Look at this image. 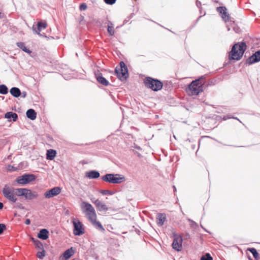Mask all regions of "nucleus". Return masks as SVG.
<instances>
[{
    "label": "nucleus",
    "instance_id": "12",
    "mask_svg": "<svg viewBox=\"0 0 260 260\" xmlns=\"http://www.w3.org/2000/svg\"><path fill=\"white\" fill-rule=\"evenodd\" d=\"M61 189L60 187H54L52 189L46 191L44 196L47 199L52 198L59 194L61 192Z\"/></svg>",
    "mask_w": 260,
    "mask_h": 260
},
{
    "label": "nucleus",
    "instance_id": "4",
    "mask_svg": "<svg viewBox=\"0 0 260 260\" xmlns=\"http://www.w3.org/2000/svg\"><path fill=\"white\" fill-rule=\"evenodd\" d=\"M81 207L89 221L92 220L94 218H97L95 211L90 204L86 202H83L81 205Z\"/></svg>",
    "mask_w": 260,
    "mask_h": 260
},
{
    "label": "nucleus",
    "instance_id": "29",
    "mask_svg": "<svg viewBox=\"0 0 260 260\" xmlns=\"http://www.w3.org/2000/svg\"><path fill=\"white\" fill-rule=\"evenodd\" d=\"M217 11L219 13L223 16H228L226 13V9L225 7H221L217 8Z\"/></svg>",
    "mask_w": 260,
    "mask_h": 260
},
{
    "label": "nucleus",
    "instance_id": "27",
    "mask_svg": "<svg viewBox=\"0 0 260 260\" xmlns=\"http://www.w3.org/2000/svg\"><path fill=\"white\" fill-rule=\"evenodd\" d=\"M17 46L25 52H26L29 54L31 53V51L26 47L25 44L23 42L17 43Z\"/></svg>",
    "mask_w": 260,
    "mask_h": 260
},
{
    "label": "nucleus",
    "instance_id": "9",
    "mask_svg": "<svg viewBox=\"0 0 260 260\" xmlns=\"http://www.w3.org/2000/svg\"><path fill=\"white\" fill-rule=\"evenodd\" d=\"M72 223L74 225L73 233L76 236H80L84 233V228L82 223L78 218H73Z\"/></svg>",
    "mask_w": 260,
    "mask_h": 260
},
{
    "label": "nucleus",
    "instance_id": "28",
    "mask_svg": "<svg viewBox=\"0 0 260 260\" xmlns=\"http://www.w3.org/2000/svg\"><path fill=\"white\" fill-rule=\"evenodd\" d=\"M248 250L252 254L253 257L256 260H258L259 259V254L256 249L254 248H249Z\"/></svg>",
    "mask_w": 260,
    "mask_h": 260
},
{
    "label": "nucleus",
    "instance_id": "11",
    "mask_svg": "<svg viewBox=\"0 0 260 260\" xmlns=\"http://www.w3.org/2000/svg\"><path fill=\"white\" fill-rule=\"evenodd\" d=\"M182 237L179 235H174V238L172 244V247L175 250L179 251L182 248Z\"/></svg>",
    "mask_w": 260,
    "mask_h": 260
},
{
    "label": "nucleus",
    "instance_id": "37",
    "mask_svg": "<svg viewBox=\"0 0 260 260\" xmlns=\"http://www.w3.org/2000/svg\"><path fill=\"white\" fill-rule=\"evenodd\" d=\"M30 219H26V220H25V223L26 224L28 225V224H30Z\"/></svg>",
    "mask_w": 260,
    "mask_h": 260
},
{
    "label": "nucleus",
    "instance_id": "36",
    "mask_svg": "<svg viewBox=\"0 0 260 260\" xmlns=\"http://www.w3.org/2000/svg\"><path fill=\"white\" fill-rule=\"evenodd\" d=\"M109 190H102L101 191V192L103 194H109L110 192H109Z\"/></svg>",
    "mask_w": 260,
    "mask_h": 260
},
{
    "label": "nucleus",
    "instance_id": "24",
    "mask_svg": "<svg viewBox=\"0 0 260 260\" xmlns=\"http://www.w3.org/2000/svg\"><path fill=\"white\" fill-rule=\"evenodd\" d=\"M5 118L7 119L12 118L13 121H16L18 118V115L15 113L12 112H7L5 115Z\"/></svg>",
    "mask_w": 260,
    "mask_h": 260
},
{
    "label": "nucleus",
    "instance_id": "21",
    "mask_svg": "<svg viewBox=\"0 0 260 260\" xmlns=\"http://www.w3.org/2000/svg\"><path fill=\"white\" fill-rule=\"evenodd\" d=\"M56 155V151L53 149H49L47 151L46 158L48 160H53Z\"/></svg>",
    "mask_w": 260,
    "mask_h": 260
},
{
    "label": "nucleus",
    "instance_id": "17",
    "mask_svg": "<svg viewBox=\"0 0 260 260\" xmlns=\"http://www.w3.org/2000/svg\"><path fill=\"white\" fill-rule=\"evenodd\" d=\"M157 223L161 226L164 224L166 220V215L164 213H159L157 215L156 217Z\"/></svg>",
    "mask_w": 260,
    "mask_h": 260
},
{
    "label": "nucleus",
    "instance_id": "7",
    "mask_svg": "<svg viewBox=\"0 0 260 260\" xmlns=\"http://www.w3.org/2000/svg\"><path fill=\"white\" fill-rule=\"evenodd\" d=\"M18 191V197L23 196L27 200L36 199L38 196L37 192L32 191L31 190L25 188H19Z\"/></svg>",
    "mask_w": 260,
    "mask_h": 260
},
{
    "label": "nucleus",
    "instance_id": "22",
    "mask_svg": "<svg viewBox=\"0 0 260 260\" xmlns=\"http://www.w3.org/2000/svg\"><path fill=\"white\" fill-rule=\"evenodd\" d=\"M26 114V116L32 120H35L37 117V113L32 109H28L27 111Z\"/></svg>",
    "mask_w": 260,
    "mask_h": 260
},
{
    "label": "nucleus",
    "instance_id": "30",
    "mask_svg": "<svg viewBox=\"0 0 260 260\" xmlns=\"http://www.w3.org/2000/svg\"><path fill=\"white\" fill-rule=\"evenodd\" d=\"M8 93V88L5 85H0V93L6 94Z\"/></svg>",
    "mask_w": 260,
    "mask_h": 260
},
{
    "label": "nucleus",
    "instance_id": "35",
    "mask_svg": "<svg viewBox=\"0 0 260 260\" xmlns=\"http://www.w3.org/2000/svg\"><path fill=\"white\" fill-rule=\"evenodd\" d=\"M87 5L85 3L81 4L79 7L80 10L81 11L86 10L87 9Z\"/></svg>",
    "mask_w": 260,
    "mask_h": 260
},
{
    "label": "nucleus",
    "instance_id": "20",
    "mask_svg": "<svg viewBox=\"0 0 260 260\" xmlns=\"http://www.w3.org/2000/svg\"><path fill=\"white\" fill-rule=\"evenodd\" d=\"M97 81L104 86H107L109 85V82L103 77L102 74H100L96 76Z\"/></svg>",
    "mask_w": 260,
    "mask_h": 260
},
{
    "label": "nucleus",
    "instance_id": "38",
    "mask_svg": "<svg viewBox=\"0 0 260 260\" xmlns=\"http://www.w3.org/2000/svg\"><path fill=\"white\" fill-rule=\"evenodd\" d=\"M222 18L224 19V21H227L228 20H229V18H230V17H222Z\"/></svg>",
    "mask_w": 260,
    "mask_h": 260
},
{
    "label": "nucleus",
    "instance_id": "31",
    "mask_svg": "<svg viewBox=\"0 0 260 260\" xmlns=\"http://www.w3.org/2000/svg\"><path fill=\"white\" fill-rule=\"evenodd\" d=\"M108 31L111 36H113L114 35L115 31L114 27L111 23L108 25Z\"/></svg>",
    "mask_w": 260,
    "mask_h": 260
},
{
    "label": "nucleus",
    "instance_id": "14",
    "mask_svg": "<svg viewBox=\"0 0 260 260\" xmlns=\"http://www.w3.org/2000/svg\"><path fill=\"white\" fill-rule=\"evenodd\" d=\"M259 61H260V50L255 52L254 54L249 57L247 59L246 63L251 64Z\"/></svg>",
    "mask_w": 260,
    "mask_h": 260
},
{
    "label": "nucleus",
    "instance_id": "25",
    "mask_svg": "<svg viewBox=\"0 0 260 260\" xmlns=\"http://www.w3.org/2000/svg\"><path fill=\"white\" fill-rule=\"evenodd\" d=\"M47 26V23L46 22H39L37 24V33L40 35V32L46 28Z\"/></svg>",
    "mask_w": 260,
    "mask_h": 260
},
{
    "label": "nucleus",
    "instance_id": "39",
    "mask_svg": "<svg viewBox=\"0 0 260 260\" xmlns=\"http://www.w3.org/2000/svg\"><path fill=\"white\" fill-rule=\"evenodd\" d=\"M3 204L1 202H0V209H2L3 208Z\"/></svg>",
    "mask_w": 260,
    "mask_h": 260
},
{
    "label": "nucleus",
    "instance_id": "18",
    "mask_svg": "<svg viewBox=\"0 0 260 260\" xmlns=\"http://www.w3.org/2000/svg\"><path fill=\"white\" fill-rule=\"evenodd\" d=\"M38 248L39 249V251L37 253V256L40 259H43L46 255V251L44 250L43 245L40 244V245L38 246Z\"/></svg>",
    "mask_w": 260,
    "mask_h": 260
},
{
    "label": "nucleus",
    "instance_id": "8",
    "mask_svg": "<svg viewBox=\"0 0 260 260\" xmlns=\"http://www.w3.org/2000/svg\"><path fill=\"white\" fill-rule=\"evenodd\" d=\"M163 83L157 79H154L147 77V87L153 91H158L161 89Z\"/></svg>",
    "mask_w": 260,
    "mask_h": 260
},
{
    "label": "nucleus",
    "instance_id": "26",
    "mask_svg": "<svg viewBox=\"0 0 260 260\" xmlns=\"http://www.w3.org/2000/svg\"><path fill=\"white\" fill-rule=\"evenodd\" d=\"M11 94L14 97L17 98L21 94L20 89L17 87H13L10 89Z\"/></svg>",
    "mask_w": 260,
    "mask_h": 260
},
{
    "label": "nucleus",
    "instance_id": "15",
    "mask_svg": "<svg viewBox=\"0 0 260 260\" xmlns=\"http://www.w3.org/2000/svg\"><path fill=\"white\" fill-rule=\"evenodd\" d=\"M92 224L98 230L104 232L105 231V229L102 225L100 222L97 221V218H94L92 220L90 221Z\"/></svg>",
    "mask_w": 260,
    "mask_h": 260
},
{
    "label": "nucleus",
    "instance_id": "3",
    "mask_svg": "<svg viewBox=\"0 0 260 260\" xmlns=\"http://www.w3.org/2000/svg\"><path fill=\"white\" fill-rule=\"evenodd\" d=\"M19 188H15L6 185L3 189L4 196L12 203H16L18 196Z\"/></svg>",
    "mask_w": 260,
    "mask_h": 260
},
{
    "label": "nucleus",
    "instance_id": "16",
    "mask_svg": "<svg viewBox=\"0 0 260 260\" xmlns=\"http://www.w3.org/2000/svg\"><path fill=\"white\" fill-rule=\"evenodd\" d=\"M74 253V250L72 247L66 250L62 254V260L69 259Z\"/></svg>",
    "mask_w": 260,
    "mask_h": 260
},
{
    "label": "nucleus",
    "instance_id": "2",
    "mask_svg": "<svg viewBox=\"0 0 260 260\" xmlns=\"http://www.w3.org/2000/svg\"><path fill=\"white\" fill-rule=\"evenodd\" d=\"M205 82L203 78L192 81L188 85L186 92L189 95H197L203 91Z\"/></svg>",
    "mask_w": 260,
    "mask_h": 260
},
{
    "label": "nucleus",
    "instance_id": "6",
    "mask_svg": "<svg viewBox=\"0 0 260 260\" xmlns=\"http://www.w3.org/2000/svg\"><path fill=\"white\" fill-rule=\"evenodd\" d=\"M115 73L117 77L121 81L126 80L128 76L127 68L123 61L120 62L119 67L116 68Z\"/></svg>",
    "mask_w": 260,
    "mask_h": 260
},
{
    "label": "nucleus",
    "instance_id": "19",
    "mask_svg": "<svg viewBox=\"0 0 260 260\" xmlns=\"http://www.w3.org/2000/svg\"><path fill=\"white\" fill-rule=\"evenodd\" d=\"M38 237L42 240H46L48 238V231L46 229H42L38 235Z\"/></svg>",
    "mask_w": 260,
    "mask_h": 260
},
{
    "label": "nucleus",
    "instance_id": "34",
    "mask_svg": "<svg viewBox=\"0 0 260 260\" xmlns=\"http://www.w3.org/2000/svg\"><path fill=\"white\" fill-rule=\"evenodd\" d=\"M104 2L110 5H112L115 3L116 0H104Z\"/></svg>",
    "mask_w": 260,
    "mask_h": 260
},
{
    "label": "nucleus",
    "instance_id": "40",
    "mask_svg": "<svg viewBox=\"0 0 260 260\" xmlns=\"http://www.w3.org/2000/svg\"><path fill=\"white\" fill-rule=\"evenodd\" d=\"M144 83L146 84V80L145 79L144 80Z\"/></svg>",
    "mask_w": 260,
    "mask_h": 260
},
{
    "label": "nucleus",
    "instance_id": "5",
    "mask_svg": "<svg viewBox=\"0 0 260 260\" xmlns=\"http://www.w3.org/2000/svg\"><path fill=\"white\" fill-rule=\"evenodd\" d=\"M102 179L107 182L116 184L120 183L125 180V178L120 174H108L102 177Z\"/></svg>",
    "mask_w": 260,
    "mask_h": 260
},
{
    "label": "nucleus",
    "instance_id": "10",
    "mask_svg": "<svg viewBox=\"0 0 260 260\" xmlns=\"http://www.w3.org/2000/svg\"><path fill=\"white\" fill-rule=\"evenodd\" d=\"M36 178L33 174H24L17 177L16 181L19 184H25L35 180Z\"/></svg>",
    "mask_w": 260,
    "mask_h": 260
},
{
    "label": "nucleus",
    "instance_id": "33",
    "mask_svg": "<svg viewBox=\"0 0 260 260\" xmlns=\"http://www.w3.org/2000/svg\"><path fill=\"white\" fill-rule=\"evenodd\" d=\"M6 230V226L5 224L1 223L0 224V235H2L3 232Z\"/></svg>",
    "mask_w": 260,
    "mask_h": 260
},
{
    "label": "nucleus",
    "instance_id": "1",
    "mask_svg": "<svg viewBox=\"0 0 260 260\" xmlns=\"http://www.w3.org/2000/svg\"><path fill=\"white\" fill-rule=\"evenodd\" d=\"M246 49L247 45L244 42L235 44L229 53V60H240L242 57Z\"/></svg>",
    "mask_w": 260,
    "mask_h": 260
},
{
    "label": "nucleus",
    "instance_id": "23",
    "mask_svg": "<svg viewBox=\"0 0 260 260\" xmlns=\"http://www.w3.org/2000/svg\"><path fill=\"white\" fill-rule=\"evenodd\" d=\"M86 176L90 179L98 178L100 177V173L95 171H91L86 173Z\"/></svg>",
    "mask_w": 260,
    "mask_h": 260
},
{
    "label": "nucleus",
    "instance_id": "13",
    "mask_svg": "<svg viewBox=\"0 0 260 260\" xmlns=\"http://www.w3.org/2000/svg\"><path fill=\"white\" fill-rule=\"evenodd\" d=\"M91 201L100 211H107L108 210V208L107 205L99 199H91Z\"/></svg>",
    "mask_w": 260,
    "mask_h": 260
},
{
    "label": "nucleus",
    "instance_id": "32",
    "mask_svg": "<svg viewBox=\"0 0 260 260\" xmlns=\"http://www.w3.org/2000/svg\"><path fill=\"white\" fill-rule=\"evenodd\" d=\"M201 260H213V258L209 253H206L201 257Z\"/></svg>",
    "mask_w": 260,
    "mask_h": 260
}]
</instances>
